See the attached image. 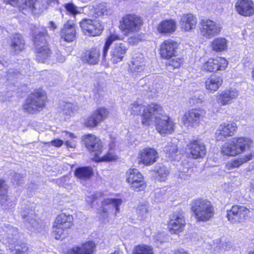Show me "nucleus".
Instances as JSON below:
<instances>
[{
	"label": "nucleus",
	"instance_id": "1",
	"mask_svg": "<svg viewBox=\"0 0 254 254\" xmlns=\"http://www.w3.org/2000/svg\"><path fill=\"white\" fill-rule=\"evenodd\" d=\"M18 229L11 226L0 227V241L12 253V254H28V248L25 244L18 242Z\"/></svg>",
	"mask_w": 254,
	"mask_h": 254
},
{
	"label": "nucleus",
	"instance_id": "14",
	"mask_svg": "<svg viewBox=\"0 0 254 254\" xmlns=\"http://www.w3.org/2000/svg\"><path fill=\"white\" fill-rule=\"evenodd\" d=\"M127 181L130 188L135 191L142 190L146 187L142 175L136 169H130L127 172Z\"/></svg>",
	"mask_w": 254,
	"mask_h": 254
},
{
	"label": "nucleus",
	"instance_id": "53",
	"mask_svg": "<svg viewBox=\"0 0 254 254\" xmlns=\"http://www.w3.org/2000/svg\"><path fill=\"white\" fill-rule=\"evenodd\" d=\"M84 12L89 15L97 17L96 15V5H89L88 6L83 7Z\"/></svg>",
	"mask_w": 254,
	"mask_h": 254
},
{
	"label": "nucleus",
	"instance_id": "62",
	"mask_svg": "<svg viewBox=\"0 0 254 254\" xmlns=\"http://www.w3.org/2000/svg\"><path fill=\"white\" fill-rule=\"evenodd\" d=\"M49 28L54 31L57 28V26L53 21H50L49 24Z\"/></svg>",
	"mask_w": 254,
	"mask_h": 254
},
{
	"label": "nucleus",
	"instance_id": "4",
	"mask_svg": "<svg viewBox=\"0 0 254 254\" xmlns=\"http://www.w3.org/2000/svg\"><path fill=\"white\" fill-rule=\"evenodd\" d=\"M190 206L195 218L198 221H207L214 215V208L211 203L206 199H193L191 202Z\"/></svg>",
	"mask_w": 254,
	"mask_h": 254
},
{
	"label": "nucleus",
	"instance_id": "40",
	"mask_svg": "<svg viewBox=\"0 0 254 254\" xmlns=\"http://www.w3.org/2000/svg\"><path fill=\"white\" fill-rule=\"evenodd\" d=\"M175 140H172L168 142L167 144L164 148V151L166 156L169 160L176 159V154L178 152V146Z\"/></svg>",
	"mask_w": 254,
	"mask_h": 254
},
{
	"label": "nucleus",
	"instance_id": "21",
	"mask_svg": "<svg viewBox=\"0 0 254 254\" xmlns=\"http://www.w3.org/2000/svg\"><path fill=\"white\" fill-rule=\"evenodd\" d=\"M228 65L227 61L222 57L215 59H209L202 65V69L209 72H215L217 70H223Z\"/></svg>",
	"mask_w": 254,
	"mask_h": 254
},
{
	"label": "nucleus",
	"instance_id": "60",
	"mask_svg": "<svg viewBox=\"0 0 254 254\" xmlns=\"http://www.w3.org/2000/svg\"><path fill=\"white\" fill-rule=\"evenodd\" d=\"M64 144V141L60 139H56L51 141V144L55 147H61Z\"/></svg>",
	"mask_w": 254,
	"mask_h": 254
},
{
	"label": "nucleus",
	"instance_id": "22",
	"mask_svg": "<svg viewBox=\"0 0 254 254\" xmlns=\"http://www.w3.org/2000/svg\"><path fill=\"white\" fill-rule=\"evenodd\" d=\"M158 157L157 151L154 148L150 147L140 150L138 154L139 162L146 166H150L154 163Z\"/></svg>",
	"mask_w": 254,
	"mask_h": 254
},
{
	"label": "nucleus",
	"instance_id": "10",
	"mask_svg": "<svg viewBox=\"0 0 254 254\" xmlns=\"http://www.w3.org/2000/svg\"><path fill=\"white\" fill-rule=\"evenodd\" d=\"M200 25V34L208 39H211L218 35L222 29L219 23L209 19L202 20Z\"/></svg>",
	"mask_w": 254,
	"mask_h": 254
},
{
	"label": "nucleus",
	"instance_id": "20",
	"mask_svg": "<svg viewBox=\"0 0 254 254\" xmlns=\"http://www.w3.org/2000/svg\"><path fill=\"white\" fill-rule=\"evenodd\" d=\"M84 141L86 148L93 153L94 158L102 153L103 145L99 138L89 134L85 136Z\"/></svg>",
	"mask_w": 254,
	"mask_h": 254
},
{
	"label": "nucleus",
	"instance_id": "49",
	"mask_svg": "<svg viewBox=\"0 0 254 254\" xmlns=\"http://www.w3.org/2000/svg\"><path fill=\"white\" fill-rule=\"evenodd\" d=\"M111 14L109 8H108L106 3H100L96 5V15L97 17L102 15H107Z\"/></svg>",
	"mask_w": 254,
	"mask_h": 254
},
{
	"label": "nucleus",
	"instance_id": "6",
	"mask_svg": "<svg viewBox=\"0 0 254 254\" xmlns=\"http://www.w3.org/2000/svg\"><path fill=\"white\" fill-rule=\"evenodd\" d=\"M73 217L70 214L64 213L59 214L53 225V234L57 239H63L68 234V229L72 225Z\"/></svg>",
	"mask_w": 254,
	"mask_h": 254
},
{
	"label": "nucleus",
	"instance_id": "55",
	"mask_svg": "<svg viewBox=\"0 0 254 254\" xmlns=\"http://www.w3.org/2000/svg\"><path fill=\"white\" fill-rule=\"evenodd\" d=\"M13 177L12 183L16 185H20L23 182L24 175L15 173Z\"/></svg>",
	"mask_w": 254,
	"mask_h": 254
},
{
	"label": "nucleus",
	"instance_id": "30",
	"mask_svg": "<svg viewBox=\"0 0 254 254\" xmlns=\"http://www.w3.org/2000/svg\"><path fill=\"white\" fill-rule=\"evenodd\" d=\"M7 188L5 181L0 179V204L5 209L13 207L15 205L7 195Z\"/></svg>",
	"mask_w": 254,
	"mask_h": 254
},
{
	"label": "nucleus",
	"instance_id": "15",
	"mask_svg": "<svg viewBox=\"0 0 254 254\" xmlns=\"http://www.w3.org/2000/svg\"><path fill=\"white\" fill-rule=\"evenodd\" d=\"M20 214L23 222L28 229H37L38 222L36 220L35 212L29 202L22 204Z\"/></svg>",
	"mask_w": 254,
	"mask_h": 254
},
{
	"label": "nucleus",
	"instance_id": "36",
	"mask_svg": "<svg viewBox=\"0 0 254 254\" xmlns=\"http://www.w3.org/2000/svg\"><path fill=\"white\" fill-rule=\"evenodd\" d=\"M247 152L248 153L244 156H241L237 159L228 161L226 165V169L230 171L235 168H238L244 163L252 160L254 157V155L252 151Z\"/></svg>",
	"mask_w": 254,
	"mask_h": 254
},
{
	"label": "nucleus",
	"instance_id": "29",
	"mask_svg": "<svg viewBox=\"0 0 254 254\" xmlns=\"http://www.w3.org/2000/svg\"><path fill=\"white\" fill-rule=\"evenodd\" d=\"M196 23V18L191 14H184L180 21L181 29L186 32H189L194 29Z\"/></svg>",
	"mask_w": 254,
	"mask_h": 254
},
{
	"label": "nucleus",
	"instance_id": "26",
	"mask_svg": "<svg viewBox=\"0 0 254 254\" xmlns=\"http://www.w3.org/2000/svg\"><path fill=\"white\" fill-rule=\"evenodd\" d=\"M178 44L172 40L164 41L161 45L160 55L162 58L170 59L175 56Z\"/></svg>",
	"mask_w": 254,
	"mask_h": 254
},
{
	"label": "nucleus",
	"instance_id": "56",
	"mask_svg": "<svg viewBox=\"0 0 254 254\" xmlns=\"http://www.w3.org/2000/svg\"><path fill=\"white\" fill-rule=\"evenodd\" d=\"M152 238L153 242L157 247H158L159 244H161L163 242L164 235L162 233H159L156 236H153Z\"/></svg>",
	"mask_w": 254,
	"mask_h": 254
},
{
	"label": "nucleus",
	"instance_id": "57",
	"mask_svg": "<svg viewBox=\"0 0 254 254\" xmlns=\"http://www.w3.org/2000/svg\"><path fill=\"white\" fill-rule=\"evenodd\" d=\"M136 211L137 213L141 217H143L148 212L147 206L145 205L138 206Z\"/></svg>",
	"mask_w": 254,
	"mask_h": 254
},
{
	"label": "nucleus",
	"instance_id": "23",
	"mask_svg": "<svg viewBox=\"0 0 254 254\" xmlns=\"http://www.w3.org/2000/svg\"><path fill=\"white\" fill-rule=\"evenodd\" d=\"M235 8L240 15L250 17L254 15V1L252 0H237Z\"/></svg>",
	"mask_w": 254,
	"mask_h": 254
},
{
	"label": "nucleus",
	"instance_id": "42",
	"mask_svg": "<svg viewBox=\"0 0 254 254\" xmlns=\"http://www.w3.org/2000/svg\"><path fill=\"white\" fill-rule=\"evenodd\" d=\"M99 57V50L97 48H93L87 52L85 60L89 64H95L98 63Z\"/></svg>",
	"mask_w": 254,
	"mask_h": 254
},
{
	"label": "nucleus",
	"instance_id": "5",
	"mask_svg": "<svg viewBox=\"0 0 254 254\" xmlns=\"http://www.w3.org/2000/svg\"><path fill=\"white\" fill-rule=\"evenodd\" d=\"M35 28L33 35L37 52L36 58L39 62L44 63L50 56V50L47 44V33L41 31L39 28Z\"/></svg>",
	"mask_w": 254,
	"mask_h": 254
},
{
	"label": "nucleus",
	"instance_id": "28",
	"mask_svg": "<svg viewBox=\"0 0 254 254\" xmlns=\"http://www.w3.org/2000/svg\"><path fill=\"white\" fill-rule=\"evenodd\" d=\"M146 60L142 54H138L132 60L130 65V71L135 76L142 72L145 69Z\"/></svg>",
	"mask_w": 254,
	"mask_h": 254
},
{
	"label": "nucleus",
	"instance_id": "17",
	"mask_svg": "<svg viewBox=\"0 0 254 254\" xmlns=\"http://www.w3.org/2000/svg\"><path fill=\"white\" fill-rule=\"evenodd\" d=\"M185 226L186 221L182 214L179 212H174L170 215L168 228L171 233L179 234L184 230Z\"/></svg>",
	"mask_w": 254,
	"mask_h": 254
},
{
	"label": "nucleus",
	"instance_id": "48",
	"mask_svg": "<svg viewBox=\"0 0 254 254\" xmlns=\"http://www.w3.org/2000/svg\"><path fill=\"white\" fill-rule=\"evenodd\" d=\"M75 111L76 109L72 103H65L64 104L62 111L63 115H65V118L72 116Z\"/></svg>",
	"mask_w": 254,
	"mask_h": 254
},
{
	"label": "nucleus",
	"instance_id": "64",
	"mask_svg": "<svg viewBox=\"0 0 254 254\" xmlns=\"http://www.w3.org/2000/svg\"><path fill=\"white\" fill-rule=\"evenodd\" d=\"M250 191L254 194V179L251 182Z\"/></svg>",
	"mask_w": 254,
	"mask_h": 254
},
{
	"label": "nucleus",
	"instance_id": "32",
	"mask_svg": "<svg viewBox=\"0 0 254 254\" xmlns=\"http://www.w3.org/2000/svg\"><path fill=\"white\" fill-rule=\"evenodd\" d=\"M127 47L125 44L117 43L111 52V61L116 64L121 62L127 53Z\"/></svg>",
	"mask_w": 254,
	"mask_h": 254
},
{
	"label": "nucleus",
	"instance_id": "31",
	"mask_svg": "<svg viewBox=\"0 0 254 254\" xmlns=\"http://www.w3.org/2000/svg\"><path fill=\"white\" fill-rule=\"evenodd\" d=\"M94 173L93 168L90 166L80 167L76 168L74 174L76 178L82 184L89 181Z\"/></svg>",
	"mask_w": 254,
	"mask_h": 254
},
{
	"label": "nucleus",
	"instance_id": "38",
	"mask_svg": "<svg viewBox=\"0 0 254 254\" xmlns=\"http://www.w3.org/2000/svg\"><path fill=\"white\" fill-rule=\"evenodd\" d=\"M25 42L23 40L22 36L18 33L13 34L11 38V43L10 47L11 51L17 53L24 49Z\"/></svg>",
	"mask_w": 254,
	"mask_h": 254
},
{
	"label": "nucleus",
	"instance_id": "54",
	"mask_svg": "<svg viewBox=\"0 0 254 254\" xmlns=\"http://www.w3.org/2000/svg\"><path fill=\"white\" fill-rule=\"evenodd\" d=\"M174 57L175 58L170 62L169 64L175 68H178L183 64V60L181 58L176 57L175 56Z\"/></svg>",
	"mask_w": 254,
	"mask_h": 254
},
{
	"label": "nucleus",
	"instance_id": "39",
	"mask_svg": "<svg viewBox=\"0 0 254 254\" xmlns=\"http://www.w3.org/2000/svg\"><path fill=\"white\" fill-rule=\"evenodd\" d=\"M176 29V23L173 20H165L160 22L158 27V32L162 34H171Z\"/></svg>",
	"mask_w": 254,
	"mask_h": 254
},
{
	"label": "nucleus",
	"instance_id": "19",
	"mask_svg": "<svg viewBox=\"0 0 254 254\" xmlns=\"http://www.w3.org/2000/svg\"><path fill=\"white\" fill-rule=\"evenodd\" d=\"M188 154L190 158L197 159L203 158L206 153L205 145L198 140H193L188 145Z\"/></svg>",
	"mask_w": 254,
	"mask_h": 254
},
{
	"label": "nucleus",
	"instance_id": "45",
	"mask_svg": "<svg viewBox=\"0 0 254 254\" xmlns=\"http://www.w3.org/2000/svg\"><path fill=\"white\" fill-rule=\"evenodd\" d=\"M109 110L104 108H98L93 112L95 118L99 123L104 121L109 115Z\"/></svg>",
	"mask_w": 254,
	"mask_h": 254
},
{
	"label": "nucleus",
	"instance_id": "59",
	"mask_svg": "<svg viewBox=\"0 0 254 254\" xmlns=\"http://www.w3.org/2000/svg\"><path fill=\"white\" fill-rule=\"evenodd\" d=\"M140 40L141 39L139 38V35H134L128 38V42L129 44L134 45L137 44Z\"/></svg>",
	"mask_w": 254,
	"mask_h": 254
},
{
	"label": "nucleus",
	"instance_id": "41",
	"mask_svg": "<svg viewBox=\"0 0 254 254\" xmlns=\"http://www.w3.org/2000/svg\"><path fill=\"white\" fill-rule=\"evenodd\" d=\"M61 137L65 141V145L67 148H74L76 146L77 136L75 134L67 131H63L61 133Z\"/></svg>",
	"mask_w": 254,
	"mask_h": 254
},
{
	"label": "nucleus",
	"instance_id": "46",
	"mask_svg": "<svg viewBox=\"0 0 254 254\" xmlns=\"http://www.w3.org/2000/svg\"><path fill=\"white\" fill-rule=\"evenodd\" d=\"M64 7L68 14L75 16L84 12L83 7H78L73 3H68L64 5Z\"/></svg>",
	"mask_w": 254,
	"mask_h": 254
},
{
	"label": "nucleus",
	"instance_id": "11",
	"mask_svg": "<svg viewBox=\"0 0 254 254\" xmlns=\"http://www.w3.org/2000/svg\"><path fill=\"white\" fill-rule=\"evenodd\" d=\"M239 90L234 87H229L220 90L215 95L216 101L220 106H224L232 104L239 96Z\"/></svg>",
	"mask_w": 254,
	"mask_h": 254
},
{
	"label": "nucleus",
	"instance_id": "37",
	"mask_svg": "<svg viewBox=\"0 0 254 254\" xmlns=\"http://www.w3.org/2000/svg\"><path fill=\"white\" fill-rule=\"evenodd\" d=\"M247 152L248 153L244 156H241L237 159L228 161L226 165V169L230 171L235 168H238L244 163L252 160L254 157V155L252 151Z\"/></svg>",
	"mask_w": 254,
	"mask_h": 254
},
{
	"label": "nucleus",
	"instance_id": "3",
	"mask_svg": "<svg viewBox=\"0 0 254 254\" xmlns=\"http://www.w3.org/2000/svg\"><path fill=\"white\" fill-rule=\"evenodd\" d=\"M129 110L133 115H141L142 124L145 126H149L151 124L153 116L156 118L157 114L161 112V107L155 104L145 106L141 103L134 102L130 104Z\"/></svg>",
	"mask_w": 254,
	"mask_h": 254
},
{
	"label": "nucleus",
	"instance_id": "9",
	"mask_svg": "<svg viewBox=\"0 0 254 254\" xmlns=\"http://www.w3.org/2000/svg\"><path fill=\"white\" fill-rule=\"evenodd\" d=\"M163 112L161 107V112L157 114L156 118H153L151 123H155L156 129L161 134H170L175 130V124L171 118L164 115Z\"/></svg>",
	"mask_w": 254,
	"mask_h": 254
},
{
	"label": "nucleus",
	"instance_id": "44",
	"mask_svg": "<svg viewBox=\"0 0 254 254\" xmlns=\"http://www.w3.org/2000/svg\"><path fill=\"white\" fill-rule=\"evenodd\" d=\"M132 254H154V250L153 247L147 245H138L134 248Z\"/></svg>",
	"mask_w": 254,
	"mask_h": 254
},
{
	"label": "nucleus",
	"instance_id": "43",
	"mask_svg": "<svg viewBox=\"0 0 254 254\" xmlns=\"http://www.w3.org/2000/svg\"><path fill=\"white\" fill-rule=\"evenodd\" d=\"M213 50L221 52L227 49V41L224 38H217L213 40L211 43Z\"/></svg>",
	"mask_w": 254,
	"mask_h": 254
},
{
	"label": "nucleus",
	"instance_id": "51",
	"mask_svg": "<svg viewBox=\"0 0 254 254\" xmlns=\"http://www.w3.org/2000/svg\"><path fill=\"white\" fill-rule=\"evenodd\" d=\"M157 173L160 181H165L169 175V172L166 167L162 166L158 170Z\"/></svg>",
	"mask_w": 254,
	"mask_h": 254
},
{
	"label": "nucleus",
	"instance_id": "8",
	"mask_svg": "<svg viewBox=\"0 0 254 254\" xmlns=\"http://www.w3.org/2000/svg\"><path fill=\"white\" fill-rule=\"evenodd\" d=\"M141 19L136 15L127 14L122 17L120 27L125 35L137 32L142 24Z\"/></svg>",
	"mask_w": 254,
	"mask_h": 254
},
{
	"label": "nucleus",
	"instance_id": "27",
	"mask_svg": "<svg viewBox=\"0 0 254 254\" xmlns=\"http://www.w3.org/2000/svg\"><path fill=\"white\" fill-rule=\"evenodd\" d=\"M95 245L92 241H88L75 246L70 249L66 254H93Z\"/></svg>",
	"mask_w": 254,
	"mask_h": 254
},
{
	"label": "nucleus",
	"instance_id": "34",
	"mask_svg": "<svg viewBox=\"0 0 254 254\" xmlns=\"http://www.w3.org/2000/svg\"><path fill=\"white\" fill-rule=\"evenodd\" d=\"M223 79L221 76L213 75L208 77L205 81L206 90L214 93L217 91L222 86Z\"/></svg>",
	"mask_w": 254,
	"mask_h": 254
},
{
	"label": "nucleus",
	"instance_id": "50",
	"mask_svg": "<svg viewBox=\"0 0 254 254\" xmlns=\"http://www.w3.org/2000/svg\"><path fill=\"white\" fill-rule=\"evenodd\" d=\"M99 123L95 118L93 114L87 117L84 122V125L88 127H94L98 125Z\"/></svg>",
	"mask_w": 254,
	"mask_h": 254
},
{
	"label": "nucleus",
	"instance_id": "16",
	"mask_svg": "<svg viewBox=\"0 0 254 254\" xmlns=\"http://www.w3.org/2000/svg\"><path fill=\"white\" fill-rule=\"evenodd\" d=\"M235 123L224 122L220 125L215 132V138L217 141H224L227 137L234 135L237 129Z\"/></svg>",
	"mask_w": 254,
	"mask_h": 254
},
{
	"label": "nucleus",
	"instance_id": "12",
	"mask_svg": "<svg viewBox=\"0 0 254 254\" xmlns=\"http://www.w3.org/2000/svg\"><path fill=\"white\" fill-rule=\"evenodd\" d=\"M83 33L87 36H96L101 34L103 26L99 20L83 19L80 22Z\"/></svg>",
	"mask_w": 254,
	"mask_h": 254
},
{
	"label": "nucleus",
	"instance_id": "2",
	"mask_svg": "<svg viewBox=\"0 0 254 254\" xmlns=\"http://www.w3.org/2000/svg\"><path fill=\"white\" fill-rule=\"evenodd\" d=\"M253 142L249 138L241 137L233 138L225 142L221 148V153L228 156H236L247 152H251Z\"/></svg>",
	"mask_w": 254,
	"mask_h": 254
},
{
	"label": "nucleus",
	"instance_id": "7",
	"mask_svg": "<svg viewBox=\"0 0 254 254\" xmlns=\"http://www.w3.org/2000/svg\"><path fill=\"white\" fill-rule=\"evenodd\" d=\"M46 100L47 96L43 90L35 91L28 97L23 108L26 112L34 114L45 107Z\"/></svg>",
	"mask_w": 254,
	"mask_h": 254
},
{
	"label": "nucleus",
	"instance_id": "35",
	"mask_svg": "<svg viewBox=\"0 0 254 254\" xmlns=\"http://www.w3.org/2000/svg\"><path fill=\"white\" fill-rule=\"evenodd\" d=\"M247 152L248 153L244 156H241L237 159L228 161L226 165V169L230 171L235 168H238L244 163L252 160L254 157V155L252 151Z\"/></svg>",
	"mask_w": 254,
	"mask_h": 254
},
{
	"label": "nucleus",
	"instance_id": "61",
	"mask_svg": "<svg viewBox=\"0 0 254 254\" xmlns=\"http://www.w3.org/2000/svg\"><path fill=\"white\" fill-rule=\"evenodd\" d=\"M96 198L94 195H91V196H88L86 197V200L88 203L90 204H92V203L95 200Z\"/></svg>",
	"mask_w": 254,
	"mask_h": 254
},
{
	"label": "nucleus",
	"instance_id": "47",
	"mask_svg": "<svg viewBox=\"0 0 254 254\" xmlns=\"http://www.w3.org/2000/svg\"><path fill=\"white\" fill-rule=\"evenodd\" d=\"M118 36L116 34H112L107 38L103 50V58H105L108 51V50L109 49V47L112 44V43L114 41L118 40Z\"/></svg>",
	"mask_w": 254,
	"mask_h": 254
},
{
	"label": "nucleus",
	"instance_id": "18",
	"mask_svg": "<svg viewBox=\"0 0 254 254\" xmlns=\"http://www.w3.org/2000/svg\"><path fill=\"white\" fill-rule=\"evenodd\" d=\"M123 200L119 198H108L102 202V212L103 217H107L109 213L113 212L117 216L120 212V206Z\"/></svg>",
	"mask_w": 254,
	"mask_h": 254
},
{
	"label": "nucleus",
	"instance_id": "13",
	"mask_svg": "<svg viewBox=\"0 0 254 254\" xmlns=\"http://www.w3.org/2000/svg\"><path fill=\"white\" fill-rule=\"evenodd\" d=\"M205 114L201 109H192L186 112L182 118V122L187 127H195L198 125Z\"/></svg>",
	"mask_w": 254,
	"mask_h": 254
},
{
	"label": "nucleus",
	"instance_id": "24",
	"mask_svg": "<svg viewBox=\"0 0 254 254\" xmlns=\"http://www.w3.org/2000/svg\"><path fill=\"white\" fill-rule=\"evenodd\" d=\"M250 212L247 207L242 205H234L231 209L227 210V218L231 223H234L240 221Z\"/></svg>",
	"mask_w": 254,
	"mask_h": 254
},
{
	"label": "nucleus",
	"instance_id": "63",
	"mask_svg": "<svg viewBox=\"0 0 254 254\" xmlns=\"http://www.w3.org/2000/svg\"><path fill=\"white\" fill-rule=\"evenodd\" d=\"M179 177L182 179L186 180L188 178V175L185 173L181 172L179 175Z\"/></svg>",
	"mask_w": 254,
	"mask_h": 254
},
{
	"label": "nucleus",
	"instance_id": "33",
	"mask_svg": "<svg viewBox=\"0 0 254 254\" xmlns=\"http://www.w3.org/2000/svg\"><path fill=\"white\" fill-rule=\"evenodd\" d=\"M75 36L76 29L74 23L71 21H67L61 30V38L64 41L70 42L75 39Z\"/></svg>",
	"mask_w": 254,
	"mask_h": 254
},
{
	"label": "nucleus",
	"instance_id": "58",
	"mask_svg": "<svg viewBox=\"0 0 254 254\" xmlns=\"http://www.w3.org/2000/svg\"><path fill=\"white\" fill-rule=\"evenodd\" d=\"M3 1L7 3H9L10 5L16 6L18 8L19 10H20V5L22 3V0H3Z\"/></svg>",
	"mask_w": 254,
	"mask_h": 254
},
{
	"label": "nucleus",
	"instance_id": "25",
	"mask_svg": "<svg viewBox=\"0 0 254 254\" xmlns=\"http://www.w3.org/2000/svg\"><path fill=\"white\" fill-rule=\"evenodd\" d=\"M118 141L116 138L111 136L110 137V140L109 143V151L108 153L100 157L98 155L93 159L96 162H103V161H116L118 159V156L113 152V150H116L118 147Z\"/></svg>",
	"mask_w": 254,
	"mask_h": 254
},
{
	"label": "nucleus",
	"instance_id": "52",
	"mask_svg": "<svg viewBox=\"0 0 254 254\" xmlns=\"http://www.w3.org/2000/svg\"><path fill=\"white\" fill-rule=\"evenodd\" d=\"M232 247V243L229 241L224 239L221 240L217 244L216 248H218L221 250H229Z\"/></svg>",
	"mask_w": 254,
	"mask_h": 254
}]
</instances>
